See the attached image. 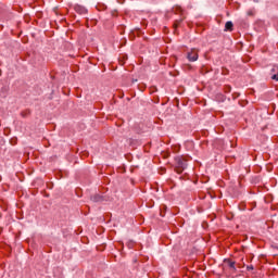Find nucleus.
<instances>
[{"instance_id":"20e7f679","label":"nucleus","mask_w":278,"mask_h":278,"mask_svg":"<svg viewBox=\"0 0 278 278\" xmlns=\"http://www.w3.org/2000/svg\"><path fill=\"white\" fill-rule=\"evenodd\" d=\"M90 199L93 203H101V201H103V197L100 194H93Z\"/></svg>"},{"instance_id":"0eeeda50","label":"nucleus","mask_w":278,"mask_h":278,"mask_svg":"<svg viewBox=\"0 0 278 278\" xmlns=\"http://www.w3.org/2000/svg\"><path fill=\"white\" fill-rule=\"evenodd\" d=\"M248 16H255V11L254 10H249L248 11Z\"/></svg>"},{"instance_id":"423d86ee","label":"nucleus","mask_w":278,"mask_h":278,"mask_svg":"<svg viewBox=\"0 0 278 278\" xmlns=\"http://www.w3.org/2000/svg\"><path fill=\"white\" fill-rule=\"evenodd\" d=\"M273 73H277V74H274L271 76V79H274L275 81H278V66H274V68L271 70Z\"/></svg>"},{"instance_id":"1a4fd4ad","label":"nucleus","mask_w":278,"mask_h":278,"mask_svg":"<svg viewBox=\"0 0 278 278\" xmlns=\"http://www.w3.org/2000/svg\"><path fill=\"white\" fill-rule=\"evenodd\" d=\"M179 23H181V20H177V21L174 23V27H178V26H179Z\"/></svg>"},{"instance_id":"7ed1b4c3","label":"nucleus","mask_w":278,"mask_h":278,"mask_svg":"<svg viewBox=\"0 0 278 278\" xmlns=\"http://www.w3.org/2000/svg\"><path fill=\"white\" fill-rule=\"evenodd\" d=\"M74 10L77 14H88V9L86 7H81L79 4H76L74 7Z\"/></svg>"},{"instance_id":"6e6552de","label":"nucleus","mask_w":278,"mask_h":278,"mask_svg":"<svg viewBox=\"0 0 278 278\" xmlns=\"http://www.w3.org/2000/svg\"><path fill=\"white\" fill-rule=\"evenodd\" d=\"M229 268H232L233 270H236V262H230Z\"/></svg>"},{"instance_id":"f03ea898","label":"nucleus","mask_w":278,"mask_h":278,"mask_svg":"<svg viewBox=\"0 0 278 278\" xmlns=\"http://www.w3.org/2000/svg\"><path fill=\"white\" fill-rule=\"evenodd\" d=\"M187 59L189 62H197L199 60V52L192 49L190 52L187 53Z\"/></svg>"},{"instance_id":"f257e3e1","label":"nucleus","mask_w":278,"mask_h":278,"mask_svg":"<svg viewBox=\"0 0 278 278\" xmlns=\"http://www.w3.org/2000/svg\"><path fill=\"white\" fill-rule=\"evenodd\" d=\"M175 163H176V173H178V175H181V173H184V170H186V167L188 166L186 159H184V156H176Z\"/></svg>"},{"instance_id":"9d476101","label":"nucleus","mask_w":278,"mask_h":278,"mask_svg":"<svg viewBox=\"0 0 278 278\" xmlns=\"http://www.w3.org/2000/svg\"><path fill=\"white\" fill-rule=\"evenodd\" d=\"M253 269H254L253 265H248L247 266V270H253Z\"/></svg>"},{"instance_id":"9b49d317","label":"nucleus","mask_w":278,"mask_h":278,"mask_svg":"<svg viewBox=\"0 0 278 278\" xmlns=\"http://www.w3.org/2000/svg\"><path fill=\"white\" fill-rule=\"evenodd\" d=\"M226 92H231V86L226 87Z\"/></svg>"},{"instance_id":"39448f33","label":"nucleus","mask_w":278,"mask_h":278,"mask_svg":"<svg viewBox=\"0 0 278 278\" xmlns=\"http://www.w3.org/2000/svg\"><path fill=\"white\" fill-rule=\"evenodd\" d=\"M225 31H233V22H226Z\"/></svg>"}]
</instances>
